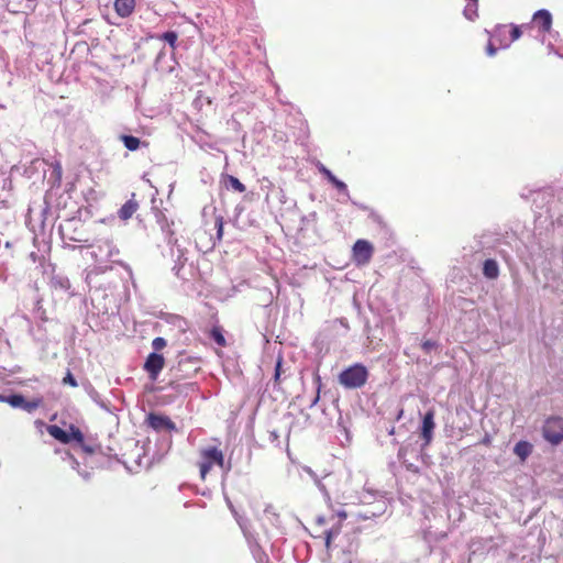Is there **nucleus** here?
<instances>
[{
  "label": "nucleus",
  "mask_w": 563,
  "mask_h": 563,
  "mask_svg": "<svg viewBox=\"0 0 563 563\" xmlns=\"http://www.w3.org/2000/svg\"><path fill=\"white\" fill-rule=\"evenodd\" d=\"M225 187L232 188L238 192H244L246 190V187L236 177L232 175L225 176Z\"/></svg>",
  "instance_id": "nucleus-25"
},
{
  "label": "nucleus",
  "mask_w": 563,
  "mask_h": 563,
  "mask_svg": "<svg viewBox=\"0 0 563 563\" xmlns=\"http://www.w3.org/2000/svg\"><path fill=\"white\" fill-rule=\"evenodd\" d=\"M46 430L51 437L64 444H67L71 441H76L80 444L84 442L82 432L75 426H70V432L63 430L56 424L47 426Z\"/></svg>",
  "instance_id": "nucleus-6"
},
{
  "label": "nucleus",
  "mask_w": 563,
  "mask_h": 563,
  "mask_svg": "<svg viewBox=\"0 0 563 563\" xmlns=\"http://www.w3.org/2000/svg\"><path fill=\"white\" fill-rule=\"evenodd\" d=\"M367 377V368L361 363H355L341 372L339 382L344 387H362L366 383Z\"/></svg>",
  "instance_id": "nucleus-4"
},
{
  "label": "nucleus",
  "mask_w": 563,
  "mask_h": 563,
  "mask_svg": "<svg viewBox=\"0 0 563 563\" xmlns=\"http://www.w3.org/2000/svg\"><path fill=\"white\" fill-rule=\"evenodd\" d=\"M0 368H1L2 371H7V367H5V365H4V362H3V360H2V355H1V354H0Z\"/></svg>",
  "instance_id": "nucleus-39"
},
{
  "label": "nucleus",
  "mask_w": 563,
  "mask_h": 563,
  "mask_svg": "<svg viewBox=\"0 0 563 563\" xmlns=\"http://www.w3.org/2000/svg\"><path fill=\"white\" fill-rule=\"evenodd\" d=\"M113 7L119 16L128 18L135 9V0H114Z\"/></svg>",
  "instance_id": "nucleus-18"
},
{
  "label": "nucleus",
  "mask_w": 563,
  "mask_h": 563,
  "mask_svg": "<svg viewBox=\"0 0 563 563\" xmlns=\"http://www.w3.org/2000/svg\"><path fill=\"white\" fill-rule=\"evenodd\" d=\"M137 208L139 202L135 200V194H132L131 198L119 209L118 217L126 221L136 212Z\"/></svg>",
  "instance_id": "nucleus-16"
},
{
  "label": "nucleus",
  "mask_w": 563,
  "mask_h": 563,
  "mask_svg": "<svg viewBox=\"0 0 563 563\" xmlns=\"http://www.w3.org/2000/svg\"><path fill=\"white\" fill-rule=\"evenodd\" d=\"M435 411L434 409H429L423 418L420 427V438L423 440V446L430 445L433 440V431L435 429Z\"/></svg>",
  "instance_id": "nucleus-9"
},
{
  "label": "nucleus",
  "mask_w": 563,
  "mask_h": 563,
  "mask_svg": "<svg viewBox=\"0 0 563 563\" xmlns=\"http://www.w3.org/2000/svg\"><path fill=\"white\" fill-rule=\"evenodd\" d=\"M98 249H99L100 252H104L106 253V257L109 261L121 265L126 271H129L130 274L132 273L131 267L128 264H125V263H123L121 261L115 260V257L119 255V249L111 241H108V240L103 241L102 244H100L98 246Z\"/></svg>",
  "instance_id": "nucleus-14"
},
{
  "label": "nucleus",
  "mask_w": 563,
  "mask_h": 563,
  "mask_svg": "<svg viewBox=\"0 0 563 563\" xmlns=\"http://www.w3.org/2000/svg\"><path fill=\"white\" fill-rule=\"evenodd\" d=\"M373 245L366 240H357L353 246V257L358 265L367 264L373 256Z\"/></svg>",
  "instance_id": "nucleus-10"
},
{
  "label": "nucleus",
  "mask_w": 563,
  "mask_h": 563,
  "mask_svg": "<svg viewBox=\"0 0 563 563\" xmlns=\"http://www.w3.org/2000/svg\"><path fill=\"white\" fill-rule=\"evenodd\" d=\"M51 287L56 291H62L65 294H70L71 284L69 278L60 273H54L51 278Z\"/></svg>",
  "instance_id": "nucleus-15"
},
{
  "label": "nucleus",
  "mask_w": 563,
  "mask_h": 563,
  "mask_svg": "<svg viewBox=\"0 0 563 563\" xmlns=\"http://www.w3.org/2000/svg\"><path fill=\"white\" fill-rule=\"evenodd\" d=\"M319 172L325 176V178L341 192L350 197L347 186L342 180L338 179L330 169H328L324 165H319Z\"/></svg>",
  "instance_id": "nucleus-17"
},
{
  "label": "nucleus",
  "mask_w": 563,
  "mask_h": 563,
  "mask_svg": "<svg viewBox=\"0 0 563 563\" xmlns=\"http://www.w3.org/2000/svg\"><path fill=\"white\" fill-rule=\"evenodd\" d=\"M53 174L56 175V178L59 180L62 178V166L60 164L57 162L54 166V170H53Z\"/></svg>",
  "instance_id": "nucleus-38"
},
{
  "label": "nucleus",
  "mask_w": 563,
  "mask_h": 563,
  "mask_svg": "<svg viewBox=\"0 0 563 563\" xmlns=\"http://www.w3.org/2000/svg\"><path fill=\"white\" fill-rule=\"evenodd\" d=\"M544 439L553 445L563 441V419L560 417H551L545 420L542 428Z\"/></svg>",
  "instance_id": "nucleus-5"
},
{
  "label": "nucleus",
  "mask_w": 563,
  "mask_h": 563,
  "mask_svg": "<svg viewBox=\"0 0 563 563\" xmlns=\"http://www.w3.org/2000/svg\"><path fill=\"white\" fill-rule=\"evenodd\" d=\"M497 52V48L495 47V45L489 41L487 46H486V53L488 56H494Z\"/></svg>",
  "instance_id": "nucleus-37"
},
{
  "label": "nucleus",
  "mask_w": 563,
  "mask_h": 563,
  "mask_svg": "<svg viewBox=\"0 0 563 563\" xmlns=\"http://www.w3.org/2000/svg\"><path fill=\"white\" fill-rule=\"evenodd\" d=\"M63 383L77 387V382L69 371H67L66 375L63 377Z\"/></svg>",
  "instance_id": "nucleus-34"
},
{
  "label": "nucleus",
  "mask_w": 563,
  "mask_h": 563,
  "mask_svg": "<svg viewBox=\"0 0 563 563\" xmlns=\"http://www.w3.org/2000/svg\"><path fill=\"white\" fill-rule=\"evenodd\" d=\"M164 55V52L161 51L159 54L157 55V58H156V63L161 59V57Z\"/></svg>",
  "instance_id": "nucleus-42"
},
{
  "label": "nucleus",
  "mask_w": 563,
  "mask_h": 563,
  "mask_svg": "<svg viewBox=\"0 0 563 563\" xmlns=\"http://www.w3.org/2000/svg\"><path fill=\"white\" fill-rule=\"evenodd\" d=\"M320 391L321 389H303L302 394L297 396V399L307 408H312L320 398Z\"/></svg>",
  "instance_id": "nucleus-19"
},
{
  "label": "nucleus",
  "mask_w": 563,
  "mask_h": 563,
  "mask_svg": "<svg viewBox=\"0 0 563 563\" xmlns=\"http://www.w3.org/2000/svg\"><path fill=\"white\" fill-rule=\"evenodd\" d=\"M164 366V357L162 354L156 352H152L148 354L144 368L148 373L150 377L154 380L156 379L158 373L162 371Z\"/></svg>",
  "instance_id": "nucleus-13"
},
{
  "label": "nucleus",
  "mask_w": 563,
  "mask_h": 563,
  "mask_svg": "<svg viewBox=\"0 0 563 563\" xmlns=\"http://www.w3.org/2000/svg\"><path fill=\"white\" fill-rule=\"evenodd\" d=\"M217 238L221 240L223 234V217L219 216L216 218Z\"/></svg>",
  "instance_id": "nucleus-33"
},
{
  "label": "nucleus",
  "mask_w": 563,
  "mask_h": 563,
  "mask_svg": "<svg viewBox=\"0 0 563 563\" xmlns=\"http://www.w3.org/2000/svg\"><path fill=\"white\" fill-rule=\"evenodd\" d=\"M316 379V383L318 384V387H321V380H320V377L319 376H316L314 377Z\"/></svg>",
  "instance_id": "nucleus-41"
},
{
  "label": "nucleus",
  "mask_w": 563,
  "mask_h": 563,
  "mask_svg": "<svg viewBox=\"0 0 563 563\" xmlns=\"http://www.w3.org/2000/svg\"><path fill=\"white\" fill-rule=\"evenodd\" d=\"M283 364H284L283 357L278 356L276 364H275V373H274L275 384L280 383V376H282V374L285 373V369L283 368Z\"/></svg>",
  "instance_id": "nucleus-29"
},
{
  "label": "nucleus",
  "mask_w": 563,
  "mask_h": 563,
  "mask_svg": "<svg viewBox=\"0 0 563 563\" xmlns=\"http://www.w3.org/2000/svg\"><path fill=\"white\" fill-rule=\"evenodd\" d=\"M148 426L157 432L161 431H174L176 429L175 423L166 416L150 413L146 418Z\"/></svg>",
  "instance_id": "nucleus-11"
},
{
  "label": "nucleus",
  "mask_w": 563,
  "mask_h": 563,
  "mask_svg": "<svg viewBox=\"0 0 563 563\" xmlns=\"http://www.w3.org/2000/svg\"><path fill=\"white\" fill-rule=\"evenodd\" d=\"M477 8L478 3H467L464 8V16L471 21H473L475 18H477Z\"/></svg>",
  "instance_id": "nucleus-28"
},
{
  "label": "nucleus",
  "mask_w": 563,
  "mask_h": 563,
  "mask_svg": "<svg viewBox=\"0 0 563 563\" xmlns=\"http://www.w3.org/2000/svg\"><path fill=\"white\" fill-rule=\"evenodd\" d=\"M552 14L547 9H540L536 11L532 15L531 22L523 23L526 30H532L537 27L539 33L545 34L550 32L552 27Z\"/></svg>",
  "instance_id": "nucleus-7"
},
{
  "label": "nucleus",
  "mask_w": 563,
  "mask_h": 563,
  "mask_svg": "<svg viewBox=\"0 0 563 563\" xmlns=\"http://www.w3.org/2000/svg\"><path fill=\"white\" fill-rule=\"evenodd\" d=\"M120 140L129 151H136L141 144L140 139L133 135L122 134L120 135Z\"/></svg>",
  "instance_id": "nucleus-24"
},
{
  "label": "nucleus",
  "mask_w": 563,
  "mask_h": 563,
  "mask_svg": "<svg viewBox=\"0 0 563 563\" xmlns=\"http://www.w3.org/2000/svg\"><path fill=\"white\" fill-rule=\"evenodd\" d=\"M506 31V25H497L494 30L493 37H503V33Z\"/></svg>",
  "instance_id": "nucleus-35"
},
{
  "label": "nucleus",
  "mask_w": 563,
  "mask_h": 563,
  "mask_svg": "<svg viewBox=\"0 0 563 563\" xmlns=\"http://www.w3.org/2000/svg\"><path fill=\"white\" fill-rule=\"evenodd\" d=\"M467 3H478V0H467Z\"/></svg>",
  "instance_id": "nucleus-43"
},
{
  "label": "nucleus",
  "mask_w": 563,
  "mask_h": 563,
  "mask_svg": "<svg viewBox=\"0 0 563 563\" xmlns=\"http://www.w3.org/2000/svg\"><path fill=\"white\" fill-rule=\"evenodd\" d=\"M510 26H511V31H510V41H509L508 43H504V44L500 42V45H501V47H504V48L509 47V45H510L512 42H515V41L519 40V38L521 37L522 33H523L525 31H527V30L525 29L523 24H521V25L510 24Z\"/></svg>",
  "instance_id": "nucleus-23"
},
{
  "label": "nucleus",
  "mask_w": 563,
  "mask_h": 563,
  "mask_svg": "<svg viewBox=\"0 0 563 563\" xmlns=\"http://www.w3.org/2000/svg\"><path fill=\"white\" fill-rule=\"evenodd\" d=\"M217 465L220 468L224 466V454L221 449L214 445L202 448L199 451V473L202 481L206 479L208 473Z\"/></svg>",
  "instance_id": "nucleus-3"
},
{
  "label": "nucleus",
  "mask_w": 563,
  "mask_h": 563,
  "mask_svg": "<svg viewBox=\"0 0 563 563\" xmlns=\"http://www.w3.org/2000/svg\"><path fill=\"white\" fill-rule=\"evenodd\" d=\"M210 338L219 345V346H225L227 345V340L224 338V334H223V330L221 327H213L211 330H210Z\"/></svg>",
  "instance_id": "nucleus-26"
},
{
  "label": "nucleus",
  "mask_w": 563,
  "mask_h": 563,
  "mask_svg": "<svg viewBox=\"0 0 563 563\" xmlns=\"http://www.w3.org/2000/svg\"><path fill=\"white\" fill-rule=\"evenodd\" d=\"M0 401L8 402L13 408H21L26 412H32L37 409L41 404V398H33L31 400H26L22 395L14 394L4 396L0 394Z\"/></svg>",
  "instance_id": "nucleus-8"
},
{
  "label": "nucleus",
  "mask_w": 563,
  "mask_h": 563,
  "mask_svg": "<svg viewBox=\"0 0 563 563\" xmlns=\"http://www.w3.org/2000/svg\"><path fill=\"white\" fill-rule=\"evenodd\" d=\"M200 361L197 357L181 355L176 365L170 367V387H194L198 382L191 378L198 374Z\"/></svg>",
  "instance_id": "nucleus-2"
},
{
  "label": "nucleus",
  "mask_w": 563,
  "mask_h": 563,
  "mask_svg": "<svg viewBox=\"0 0 563 563\" xmlns=\"http://www.w3.org/2000/svg\"><path fill=\"white\" fill-rule=\"evenodd\" d=\"M68 239H69L70 241L86 242V240H82V239H79V238H74V236H69Z\"/></svg>",
  "instance_id": "nucleus-40"
},
{
  "label": "nucleus",
  "mask_w": 563,
  "mask_h": 563,
  "mask_svg": "<svg viewBox=\"0 0 563 563\" xmlns=\"http://www.w3.org/2000/svg\"><path fill=\"white\" fill-rule=\"evenodd\" d=\"M155 220L159 225L162 232L166 235L167 243L170 245H175L177 243V239L175 238V232L172 229L174 222H169L167 217L162 210L155 209L154 211Z\"/></svg>",
  "instance_id": "nucleus-12"
},
{
  "label": "nucleus",
  "mask_w": 563,
  "mask_h": 563,
  "mask_svg": "<svg viewBox=\"0 0 563 563\" xmlns=\"http://www.w3.org/2000/svg\"><path fill=\"white\" fill-rule=\"evenodd\" d=\"M532 444L527 441H519L515 448L514 452L517 456H519L522 461H525L532 453Z\"/></svg>",
  "instance_id": "nucleus-22"
},
{
  "label": "nucleus",
  "mask_w": 563,
  "mask_h": 563,
  "mask_svg": "<svg viewBox=\"0 0 563 563\" xmlns=\"http://www.w3.org/2000/svg\"><path fill=\"white\" fill-rule=\"evenodd\" d=\"M372 217H373L375 220H377V221L379 220V216H374V214H373Z\"/></svg>",
  "instance_id": "nucleus-45"
},
{
  "label": "nucleus",
  "mask_w": 563,
  "mask_h": 563,
  "mask_svg": "<svg viewBox=\"0 0 563 563\" xmlns=\"http://www.w3.org/2000/svg\"><path fill=\"white\" fill-rule=\"evenodd\" d=\"M27 2L36 3L38 0H26Z\"/></svg>",
  "instance_id": "nucleus-44"
},
{
  "label": "nucleus",
  "mask_w": 563,
  "mask_h": 563,
  "mask_svg": "<svg viewBox=\"0 0 563 563\" xmlns=\"http://www.w3.org/2000/svg\"><path fill=\"white\" fill-rule=\"evenodd\" d=\"M167 342L164 338L157 336L152 341V347L154 351L163 350L166 346Z\"/></svg>",
  "instance_id": "nucleus-32"
},
{
  "label": "nucleus",
  "mask_w": 563,
  "mask_h": 563,
  "mask_svg": "<svg viewBox=\"0 0 563 563\" xmlns=\"http://www.w3.org/2000/svg\"><path fill=\"white\" fill-rule=\"evenodd\" d=\"M483 275L488 279H496L499 276V265L496 260L488 258L484 262Z\"/></svg>",
  "instance_id": "nucleus-21"
},
{
  "label": "nucleus",
  "mask_w": 563,
  "mask_h": 563,
  "mask_svg": "<svg viewBox=\"0 0 563 563\" xmlns=\"http://www.w3.org/2000/svg\"><path fill=\"white\" fill-rule=\"evenodd\" d=\"M4 382V384L7 386H12V385H21L24 383V380H21V379H18L15 377H12L11 379H5L4 377H1Z\"/></svg>",
  "instance_id": "nucleus-36"
},
{
  "label": "nucleus",
  "mask_w": 563,
  "mask_h": 563,
  "mask_svg": "<svg viewBox=\"0 0 563 563\" xmlns=\"http://www.w3.org/2000/svg\"><path fill=\"white\" fill-rule=\"evenodd\" d=\"M58 328V321H49L48 324L36 323L34 327H30L29 332L38 347L42 358L57 355L59 345Z\"/></svg>",
  "instance_id": "nucleus-1"
},
{
  "label": "nucleus",
  "mask_w": 563,
  "mask_h": 563,
  "mask_svg": "<svg viewBox=\"0 0 563 563\" xmlns=\"http://www.w3.org/2000/svg\"><path fill=\"white\" fill-rule=\"evenodd\" d=\"M439 346L438 342L432 340H426L422 342L421 347L424 353H431L433 350H435Z\"/></svg>",
  "instance_id": "nucleus-30"
},
{
  "label": "nucleus",
  "mask_w": 563,
  "mask_h": 563,
  "mask_svg": "<svg viewBox=\"0 0 563 563\" xmlns=\"http://www.w3.org/2000/svg\"><path fill=\"white\" fill-rule=\"evenodd\" d=\"M339 533V529L336 530H333V529H329V530H324L323 531V534H324V541H325V548L329 550L330 547H331V540L334 536H336Z\"/></svg>",
  "instance_id": "nucleus-31"
},
{
  "label": "nucleus",
  "mask_w": 563,
  "mask_h": 563,
  "mask_svg": "<svg viewBox=\"0 0 563 563\" xmlns=\"http://www.w3.org/2000/svg\"><path fill=\"white\" fill-rule=\"evenodd\" d=\"M159 40L165 41L172 48L176 47L178 34L175 31H167L158 36Z\"/></svg>",
  "instance_id": "nucleus-27"
},
{
  "label": "nucleus",
  "mask_w": 563,
  "mask_h": 563,
  "mask_svg": "<svg viewBox=\"0 0 563 563\" xmlns=\"http://www.w3.org/2000/svg\"><path fill=\"white\" fill-rule=\"evenodd\" d=\"M34 318L37 320L36 323L48 324L49 321H55L54 319H49L46 314V310L43 308V299L41 297H36L33 307Z\"/></svg>",
  "instance_id": "nucleus-20"
}]
</instances>
